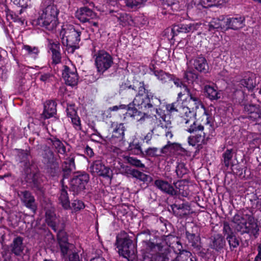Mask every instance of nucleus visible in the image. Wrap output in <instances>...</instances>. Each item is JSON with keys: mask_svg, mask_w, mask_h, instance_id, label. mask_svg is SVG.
Wrapping results in <instances>:
<instances>
[{"mask_svg": "<svg viewBox=\"0 0 261 261\" xmlns=\"http://www.w3.org/2000/svg\"><path fill=\"white\" fill-rule=\"evenodd\" d=\"M59 9L54 4V0H42L38 12V16L33 23L49 31H54L59 23Z\"/></svg>", "mask_w": 261, "mask_h": 261, "instance_id": "f257e3e1", "label": "nucleus"}, {"mask_svg": "<svg viewBox=\"0 0 261 261\" xmlns=\"http://www.w3.org/2000/svg\"><path fill=\"white\" fill-rule=\"evenodd\" d=\"M134 87L133 95L135 94L134 102L138 105L139 109L147 110H155L158 113V109L161 104V100L151 90L147 89L144 81H133Z\"/></svg>", "mask_w": 261, "mask_h": 261, "instance_id": "f03ea898", "label": "nucleus"}, {"mask_svg": "<svg viewBox=\"0 0 261 261\" xmlns=\"http://www.w3.org/2000/svg\"><path fill=\"white\" fill-rule=\"evenodd\" d=\"M82 32V29L72 24H65L62 26L60 36L68 53L73 54L75 50L80 48Z\"/></svg>", "mask_w": 261, "mask_h": 261, "instance_id": "7ed1b4c3", "label": "nucleus"}, {"mask_svg": "<svg viewBox=\"0 0 261 261\" xmlns=\"http://www.w3.org/2000/svg\"><path fill=\"white\" fill-rule=\"evenodd\" d=\"M199 111L192 110L189 107H184L178 114L179 122L184 130L190 134L198 133L204 130V126L196 120L195 117Z\"/></svg>", "mask_w": 261, "mask_h": 261, "instance_id": "20e7f679", "label": "nucleus"}, {"mask_svg": "<svg viewBox=\"0 0 261 261\" xmlns=\"http://www.w3.org/2000/svg\"><path fill=\"white\" fill-rule=\"evenodd\" d=\"M229 225L232 229L234 227L238 231L242 233H249L250 236H253L255 238L257 237L258 233V226L254 219L251 216L242 217L236 215Z\"/></svg>", "mask_w": 261, "mask_h": 261, "instance_id": "39448f33", "label": "nucleus"}, {"mask_svg": "<svg viewBox=\"0 0 261 261\" xmlns=\"http://www.w3.org/2000/svg\"><path fill=\"white\" fill-rule=\"evenodd\" d=\"M123 233L122 237L116 238V245L118 253L128 261H133L136 257L137 249L127 233L124 231Z\"/></svg>", "mask_w": 261, "mask_h": 261, "instance_id": "423d86ee", "label": "nucleus"}, {"mask_svg": "<svg viewBox=\"0 0 261 261\" xmlns=\"http://www.w3.org/2000/svg\"><path fill=\"white\" fill-rule=\"evenodd\" d=\"M185 91L188 96V98L187 99V107H189L192 110L201 111L202 113L201 121H203L204 124L209 125L210 127H212L211 118L205 107L199 98L197 91L195 90H191L189 88H186Z\"/></svg>", "mask_w": 261, "mask_h": 261, "instance_id": "0eeeda50", "label": "nucleus"}, {"mask_svg": "<svg viewBox=\"0 0 261 261\" xmlns=\"http://www.w3.org/2000/svg\"><path fill=\"white\" fill-rule=\"evenodd\" d=\"M90 180V175L86 171L75 172L70 179V191L73 195H78L86 189V187Z\"/></svg>", "mask_w": 261, "mask_h": 261, "instance_id": "6e6552de", "label": "nucleus"}, {"mask_svg": "<svg viewBox=\"0 0 261 261\" xmlns=\"http://www.w3.org/2000/svg\"><path fill=\"white\" fill-rule=\"evenodd\" d=\"M143 243L145 245L146 252H152V253L144 254L141 261H155L156 259H158V261H166V260H168V257L161 256V254L158 252L161 251L163 248L161 243H155L150 240L143 241Z\"/></svg>", "mask_w": 261, "mask_h": 261, "instance_id": "1a4fd4ad", "label": "nucleus"}, {"mask_svg": "<svg viewBox=\"0 0 261 261\" xmlns=\"http://www.w3.org/2000/svg\"><path fill=\"white\" fill-rule=\"evenodd\" d=\"M42 163L49 176L55 177L58 176L60 172L59 163L53 151L48 150L45 151L43 154Z\"/></svg>", "mask_w": 261, "mask_h": 261, "instance_id": "9d476101", "label": "nucleus"}, {"mask_svg": "<svg viewBox=\"0 0 261 261\" xmlns=\"http://www.w3.org/2000/svg\"><path fill=\"white\" fill-rule=\"evenodd\" d=\"M95 65L97 71L100 74H103L114 64L112 56L107 51L99 50L95 55Z\"/></svg>", "mask_w": 261, "mask_h": 261, "instance_id": "9b49d317", "label": "nucleus"}, {"mask_svg": "<svg viewBox=\"0 0 261 261\" xmlns=\"http://www.w3.org/2000/svg\"><path fill=\"white\" fill-rule=\"evenodd\" d=\"M186 236L189 243L191 244L198 255L204 261H211L212 252L210 249L202 248L199 244L200 237L195 233H190L188 231H186Z\"/></svg>", "mask_w": 261, "mask_h": 261, "instance_id": "f8f14e48", "label": "nucleus"}, {"mask_svg": "<svg viewBox=\"0 0 261 261\" xmlns=\"http://www.w3.org/2000/svg\"><path fill=\"white\" fill-rule=\"evenodd\" d=\"M25 246L23 243V238L20 236L15 238L12 242L2 252V255L9 254L12 258L16 259L18 257H22L24 255Z\"/></svg>", "mask_w": 261, "mask_h": 261, "instance_id": "ddd939ff", "label": "nucleus"}, {"mask_svg": "<svg viewBox=\"0 0 261 261\" xmlns=\"http://www.w3.org/2000/svg\"><path fill=\"white\" fill-rule=\"evenodd\" d=\"M17 195L23 205L35 213L37 205L33 193L29 190H19L17 191Z\"/></svg>", "mask_w": 261, "mask_h": 261, "instance_id": "4468645a", "label": "nucleus"}, {"mask_svg": "<svg viewBox=\"0 0 261 261\" xmlns=\"http://www.w3.org/2000/svg\"><path fill=\"white\" fill-rule=\"evenodd\" d=\"M92 174H96L103 178H112V171L111 168L105 166L101 160H96L93 162L90 166Z\"/></svg>", "mask_w": 261, "mask_h": 261, "instance_id": "2eb2a0df", "label": "nucleus"}, {"mask_svg": "<svg viewBox=\"0 0 261 261\" xmlns=\"http://www.w3.org/2000/svg\"><path fill=\"white\" fill-rule=\"evenodd\" d=\"M199 27L200 24L198 23H180L174 24L171 29L172 39L180 34L193 33L197 30Z\"/></svg>", "mask_w": 261, "mask_h": 261, "instance_id": "dca6fc26", "label": "nucleus"}, {"mask_svg": "<svg viewBox=\"0 0 261 261\" xmlns=\"http://www.w3.org/2000/svg\"><path fill=\"white\" fill-rule=\"evenodd\" d=\"M113 129L110 141L113 143L124 142L125 139V132L126 128L123 123H113L112 124Z\"/></svg>", "mask_w": 261, "mask_h": 261, "instance_id": "f3484780", "label": "nucleus"}, {"mask_svg": "<svg viewBox=\"0 0 261 261\" xmlns=\"http://www.w3.org/2000/svg\"><path fill=\"white\" fill-rule=\"evenodd\" d=\"M154 186L162 193L170 196H174L176 191L171 182L163 179H157L154 181Z\"/></svg>", "mask_w": 261, "mask_h": 261, "instance_id": "a211bd4d", "label": "nucleus"}, {"mask_svg": "<svg viewBox=\"0 0 261 261\" xmlns=\"http://www.w3.org/2000/svg\"><path fill=\"white\" fill-rule=\"evenodd\" d=\"M75 156L73 154H70L62 163V179L68 178L72 172L75 170Z\"/></svg>", "mask_w": 261, "mask_h": 261, "instance_id": "6ab92c4d", "label": "nucleus"}, {"mask_svg": "<svg viewBox=\"0 0 261 261\" xmlns=\"http://www.w3.org/2000/svg\"><path fill=\"white\" fill-rule=\"evenodd\" d=\"M75 16L81 22L85 23L95 18L96 13L88 7L84 6L77 10Z\"/></svg>", "mask_w": 261, "mask_h": 261, "instance_id": "aec40b11", "label": "nucleus"}, {"mask_svg": "<svg viewBox=\"0 0 261 261\" xmlns=\"http://www.w3.org/2000/svg\"><path fill=\"white\" fill-rule=\"evenodd\" d=\"M62 76L66 85L73 87L77 84L79 76L76 69L75 71L71 70L68 66L65 65Z\"/></svg>", "mask_w": 261, "mask_h": 261, "instance_id": "412c9836", "label": "nucleus"}, {"mask_svg": "<svg viewBox=\"0 0 261 261\" xmlns=\"http://www.w3.org/2000/svg\"><path fill=\"white\" fill-rule=\"evenodd\" d=\"M170 207L174 215L180 218L187 216L190 210V206L187 202L179 203L176 201Z\"/></svg>", "mask_w": 261, "mask_h": 261, "instance_id": "4be33fe9", "label": "nucleus"}, {"mask_svg": "<svg viewBox=\"0 0 261 261\" xmlns=\"http://www.w3.org/2000/svg\"><path fill=\"white\" fill-rule=\"evenodd\" d=\"M223 230L225 234L227 235L226 240L229 243L230 248L232 249L238 247L240 244L239 240L234 234L233 229L230 227L229 224L224 223Z\"/></svg>", "mask_w": 261, "mask_h": 261, "instance_id": "5701e85b", "label": "nucleus"}, {"mask_svg": "<svg viewBox=\"0 0 261 261\" xmlns=\"http://www.w3.org/2000/svg\"><path fill=\"white\" fill-rule=\"evenodd\" d=\"M62 184L61 188L60 189L58 200L59 203L62 205L65 210H69L71 208L70 202L68 196L67 190L68 187L64 185V180H61Z\"/></svg>", "mask_w": 261, "mask_h": 261, "instance_id": "b1692460", "label": "nucleus"}, {"mask_svg": "<svg viewBox=\"0 0 261 261\" xmlns=\"http://www.w3.org/2000/svg\"><path fill=\"white\" fill-rule=\"evenodd\" d=\"M57 240L61 252L63 256H65L67 254L71 245L68 242L67 233L64 231H59L57 234Z\"/></svg>", "mask_w": 261, "mask_h": 261, "instance_id": "393cba45", "label": "nucleus"}, {"mask_svg": "<svg viewBox=\"0 0 261 261\" xmlns=\"http://www.w3.org/2000/svg\"><path fill=\"white\" fill-rule=\"evenodd\" d=\"M57 103L54 100H48L44 104L41 118L46 119L53 117L57 113Z\"/></svg>", "mask_w": 261, "mask_h": 261, "instance_id": "a878e982", "label": "nucleus"}, {"mask_svg": "<svg viewBox=\"0 0 261 261\" xmlns=\"http://www.w3.org/2000/svg\"><path fill=\"white\" fill-rule=\"evenodd\" d=\"M200 134H196L195 136H190L188 137V143L192 146H196L197 144L201 142L203 144H207V141L210 139V134L207 133L203 130L200 131Z\"/></svg>", "mask_w": 261, "mask_h": 261, "instance_id": "bb28decb", "label": "nucleus"}, {"mask_svg": "<svg viewBox=\"0 0 261 261\" xmlns=\"http://www.w3.org/2000/svg\"><path fill=\"white\" fill-rule=\"evenodd\" d=\"M24 172L25 174H26L25 178L27 182L32 184L34 188L40 190L41 188V185L37 174L35 172H31V167H28L24 169Z\"/></svg>", "mask_w": 261, "mask_h": 261, "instance_id": "cd10ccee", "label": "nucleus"}, {"mask_svg": "<svg viewBox=\"0 0 261 261\" xmlns=\"http://www.w3.org/2000/svg\"><path fill=\"white\" fill-rule=\"evenodd\" d=\"M136 106L138 107L137 103L134 102V99L128 103L126 112L123 114L124 119L126 117H131L138 120L141 119V115L143 113L139 111Z\"/></svg>", "mask_w": 261, "mask_h": 261, "instance_id": "c85d7f7f", "label": "nucleus"}, {"mask_svg": "<svg viewBox=\"0 0 261 261\" xmlns=\"http://www.w3.org/2000/svg\"><path fill=\"white\" fill-rule=\"evenodd\" d=\"M244 110L248 117L253 120L256 121L261 118V109L258 106L247 105Z\"/></svg>", "mask_w": 261, "mask_h": 261, "instance_id": "c756f323", "label": "nucleus"}, {"mask_svg": "<svg viewBox=\"0 0 261 261\" xmlns=\"http://www.w3.org/2000/svg\"><path fill=\"white\" fill-rule=\"evenodd\" d=\"M45 220L47 225L55 232L58 231V221L56 214L50 210L45 212Z\"/></svg>", "mask_w": 261, "mask_h": 261, "instance_id": "7c9ffc66", "label": "nucleus"}, {"mask_svg": "<svg viewBox=\"0 0 261 261\" xmlns=\"http://www.w3.org/2000/svg\"><path fill=\"white\" fill-rule=\"evenodd\" d=\"M193 65L195 69L200 72L206 73L208 71V65L206 59L203 57H197L194 60Z\"/></svg>", "mask_w": 261, "mask_h": 261, "instance_id": "2f4dec72", "label": "nucleus"}, {"mask_svg": "<svg viewBox=\"0 0 261 261\" xmlns=\"http://www.w3.org/2000/svg\"><path fill=\"white\" fill-rule=\"evenodd\" d=\"M174 190L176 191V195L174 196L180 195L187 197L190 194L189 186L185 184V182L180 180L173 183Z\"/></svg>", "mask_w": 261, "mask_h": 261, "instance_id": "473e14b6", "label": "nucleus"}, {"mask_svg": "<svg viewBox=\"0 0 261 261\" xmlns=\"http://www.w3.org/2000/svg\"><path fill=\"white\" fill-rule=\"evenodd\" d=\"M51 144L57 152L61 154H65L66 153V149L65 146L63 142L55 136H52L51 137L47 139Z\"/></svg>", "mask_w": 261, "mask_h": 261, "instance_id": "72a5a7b5", "label": "nucleus"}, {"mask_svg": "<svg viewBox=\"0 0 261 261\" xmlns=\"http://www.w3.org/2000/svg\"><path fill=\"white\" fill-rule=\"evenodd\" d=\"M123 159L124 163L128 164L130 166L139 169H143L145 168V164L136 157L130 156V155H124L123 156Z\"/></svg>", "mask_w": 261, "mask_h": 261, "instance_id": "f704fd0d", "label": "nucleus"}, {"mask_svg": "<svg viewBox=\"0 0 261 261\" xmlns=\"http://www.w3.org/2000/svg\"><path fill=\"white\" fill-rule=\"evenodd\" d=\"M214 19L215 21H213V22H214V24H213V28H221L224 30H228L229 29V17H225L224 16H221L217 19L214 18Z\"/></svg>", "mask_w": 261, "mask_h": 261, "instance_id": "c9c22d12", "label": "nucleus"}, {"mask_svg": "<svg viewBox=\"0 0 261 261\" xmlns=\"http://www.w3.org/2000/svg\"><path fill=\"white\" fill-rule=\"evenodd\" d=\"M22 48L25 51V55L33 60H36L39 58L40 49L38 47L24 44Z\"/></svg>", "mask_w": 261, "mask_h": 261, "instance_id": "e433bc0d", "label": "nucleus"}, {"mask_svg": "<svg viewBox=\"0 0 261 261\" xmlns=\"http://www.w3.org/2000/svg\"><path fill=\"white\" fill-rule=\"evenodd\" d=\"M173 150L184 151V149L181 147V144L176 143H172L170 141H168L167 144L164 145L159 150V153L161 155L162 154H166L168 151H171Z\"/></svg>", "mask_w": 261, "mask_h": 261, "instance_id": "4c0bfd02", "label": "nucleus"}, {"mask_svg": "<svg viewBox=\"0 0 261 261\" xmlns=\"http://www.w3.org/2000/svg\"><path fill=\"white\" fill-rule=\"evenodd\" d=\"M127 150L135 155H144L141 145L137 140H134L129 143Z\"/></svg>", "mask_w": 261, "mask_h": 261, "instance_id": "58836bf2", "label": "nucleus"}, {"mask_svg": "<svg viewBox=\"0 0 261 261\" xmlns=\"http://www.w3.org/2000/svg\"><path fill=\"white\" fill-rule=\"evenodd\" d=\"M244 22L245 18L244 17L230 18L229 29L238 30L242 28L245 25Z\"/></svg>", "mask_w": 261, "mask_h": 261, "instance_id": "ea45409f", "label": "nucleus"}, {"mask_svg": "<svg viewBox=\"0 0 261 261\" xmlns=\"http://www.w3.org/2000/svg\"><path fill=\"white\" fill-rule=\"evenodd\" d=\"M157 74L156 79L163 85L168 84L171 82L172 77H173V74H171L169 72L162 70L160 72Z\"/></svg>", "mask_w": 261, "mask_h": 261, "instance_id": "a19ab883", "label": "nucleus"}, {"mask_svg": "<svg viewBox=\"0 0 261 261\" xmlns=\"http://www.w3.org/2000/svg\"><path fill=\"white\" fill-rule=\"evenodd\" d=\"M117 18L119 24L123 27L129 25L130 22L133 21L131 15L126 13H118Z\"/></svg>", "mask_w": 261, "mask_h": 261, "instance_id": "79ce46f5", "label": "nucleus"}, {"mask_svg": "<svg viewBox=\"0 0 261 261\" xmlns=\"http://www.w3.org/2000/svg\"><path fill=\"white\" fill-rule=\"evenodd\" d=\"M184 106H181L178 100L173 102L171 103L167 104L166 106V109L167 111L170 114L174 113L175 112L180 113L181 108Z\"/></svg>", "mask_w": 261, "mask_h": 261, "instance_id": "37998d69", "label": "nucleus"}, {"mask_svg": "<svg viewBox=\"0 0 261 261\" xmlns=\"http://www.w3.org/2000/svg\"><path fill=\"white\" fill-rule=\"evenodd\" d=\"M126 6L132 10H136L147 0H123Z\"/></svg>", "mask_w": 261, "mask_h": 261, "instance_id": "c03bdc74", "label": "nucleus"}, {"mask_svg": "<svg viewBox=\"0 0 261 261\" xmlns=\"http://www.w3.org/2000/svg\"><path fill=\"white\" fill-rule=\"evenodd\" d=\"M5 13L6 18L8 21L12 20L15 22L20 23L21 24L23 23V20H22V18L19 17L13 11L9 9H6Z\"/></svg>", "mask_w": 261, "mask_h": 261, "instance_id": "a18cd8bd", "label": "nucleus"}, {"mask_svg": "<svg viewBox=\"0 0 261 261\" xmlns=\"http://www.w3.org/2000/svg\"><path fill=\"white\" fill-rule=\"evenodd\" d=\"M136 169L132 168L130 166L125 165L123 163L120 165V173L123 175L126 176H134Z\"/></svg>", "mask_w": 261, "mask_h": 261, "instance_id": "49530a36", "label": "nucleus"}, {"mask_svg": "<svg viewBox=\"0 0 261 261\" xmlns=\"http://www.w3.org/2000/svg\"><path fill=\"white\" fill-rule=\"evenodd\" d=\"M20 159L22 162L25 163V168L26 169L28 167H30V157L31 156V152L30 150H23L20 149L19 152Z\"/></svg>", "mask_w": 261, "mask_h": 261, "instance_id": "de8ad7c7", "label": "nucleus"}, {"mask_svg": "<svg viewBox=\"0 0 261 261\" xmlns=\"http://www.w3.org/2000/svg\"><path fill=\"white\" fill-rule=\"evenodd\" d=\"M133 177H135L144 182H150L152 180V177L149 175H147L142 172L136 169Z\"/></svg>", "mask_w": 261, "mask_h": 261, "instance_id": "09e8293b", "label": "nucleus"}, {"mask_svg": "<svg viewBox=\"0 0 261 261\" xmlns=\"http://www.w3.org/2000/svg\"><path fill=\"white\" fill-rule=\"evenodd\" d=\"M198 77V74L194 72V71H186L184 72L183 80L185 82L190 84L197 79Z\"/></svg>", "mask_w": 261, "mask_h": 261, "instance_id": "8fccbe9b", "label": "nucleus"}, {"mask_svg": "<svg viewBox=\"0 0 261 261\" xmlns=\"http://www.w3.org/2000/svg\"><path fill=\"white\" fill-rule=\"evenodd\" d=\"M189 172L188 169L184 163H178L176 167V173L179 178H182Z\"/></svg>", "mask_w": 261, "mask_h": 261, "instance_id": "3c124183", "label": "nucleus"}, {"mask_svg": "<svg viewBox=\"0 0 261 261\" xmlns=\"http://www.w3.org/2000/svg\"><path fill=\"white\" fill-rule=\"evenodd\" d=\"M47 48L51 53L61 51L60 44L58 41L52 39H47Z\"/></svg>", "mask_w": 261, "mask_h": 261, "instance_id": "603ef678", "label": "nucleus"}, {"mask_svg": "<svg viewBox=\"0 0 261 261\" xmlns=\"http://www.w3.org/2000/svg\"><path fill=\"white\" fill-rule=\"evenodd\" d=\"M67 116L69 118L75 117L77 115V110L75 109L74 103H67L66 109Z\"/></svg>", "mask_w": 261, "mask_h": 261, "instance_id": "864d4df0", "label": "nucleus"}, {"mask_svg": "<svg viewBox=\"0 0 261 261\" xmlns=\"http://www.w3.org/2000/svg\"><path fill=\"white\" fill-rule=\"evenodd\" d=\"M171 82H173L176 87L184 88L185 91H186V88H188L183 79L178 78L174 74L173 77H172Z\"/></svg>", "mask_w": 261, "mask_h": 261, "instance_id": "5fc2aeb1", "label": "nucleus"}, {"mask_svg": "<svg viewBox=\"0 0 261 261\" xmlns=\"http://www.w3.org/2000/svg\"><path fill=\"white\" fill-rule=\"evenodd\" d=\"M120 91L121 92L124 93H129L132 91V93H133L134 87H133V84H131L129 81L122 83L120 86Z\"/></svg>", "mask_w": 261, "mask_h": 261, "instance_id": "6e6d98bb", "label": "nucleus"}, {"mask_svg": "<svg viewBox=\"0 0 261 261\" xmlns=\"http://www.w3.org/2000/svg\"><path fill=\"white\" fill-rule=\"evenodd\" d=\"M160 4L162 5L164 9L170 7L172 9H176L174 7L177 5V0H159Z\"/></svg>", "mask_w": 261, "mask_h": 261, "instance_id": "4d7b16f0", "label": "nucleus"}, {"mask_svg": "<svg viewBox=\"0 0 261 261\" xmlns=\"http://www.w3.org/2000/svg\"><path fill=\"white\" fill-rule=\"evenodd\" d=\"M241 84L249 90L253 89L255 86L254 80L252 78L244 79L241 82Z\"/></svg>", "mask_w": 261, "mask_h": 261, "instance_id": "13d9d810", "label": "nucleus"}, {"mask_svg": "<svg viewBox=\"0 0 261 261\" xmlns=\"http://www.w3.org/2000/svg\"><path fill=\"white\" fill-rule=\"evenodd\" d=\"M72 207L73 210L76 212L81 211L85 208V205L84 203L80 200L75 199L73 200L71 203Z\"/></svg>", "mask_w": 261, "mask_h": 261, "instance_id": "bf43d9fd", "label": "nucleus"}, {"mask_svg": "<svg viewBox=\"0 0 261 261\" xmlns=\"http://www.w3.org/2000/svg\"><path fill=\"white\" fill-rule=\"evenodd\" d=\"M225 240L223 238L220 236L215 238V242H213V246L215 247L216 249H219L222 248L225 245Z\"/></svg>", "mask_w": 261, "mask_h": 261, "instance_id": "052dcab7", "label": "nucleus"}, {"mask_svg": "<svg viewBox=\"0 0 261 261\" xmlns=\"http://www.w3.org/2000/svg\"><path fill=\"white\" fill-rule=\"evenodd\" d=\"M146 155L154 157L160 155L159 150L156 147H149L145 151Z\"/></svg>", "mask_w": 261, "mask_h": 261, "instance_id": "680f3d73", "label": "nucleus"}, {"mask_svg": "<svg viewBox=\"0 0 261 261\" xmlns=\"http://www.w3.org/2000/svg\"><path fill=\"white\" fill-rule=\"evenodd\" d=\"M73 126L76 129L81 130V121L78 115L70 118Z\"/></svg>", "mask_w": 261, "mask_h": 261, "instance_id": "e2e57ef3", "label": "nucleus"}, {"mask_svg": "<svg viewBox=\"0 0 261 261\" xmlns=\"http://www.w3.org/2000/svg\"><path fill=\"white\" fill-rule=\"evenodd\" d=\"M232 156V152L230 150H227L224 153V163L226 167H228L231 164Z\"/></svg>", "mask_w": 261, "mask_h": 261, "instance_id": "0e129e2a", "label": "nucleus"}, {"mask_svg": "<svg viewBox=\"0 0 261 261\" xmlns=\"http://www.w3.org/2000/svg\"><path fill=\"white\" fill-rule=\"evenodd\" d=\"M52 64L57 65L61 62V51L51 53Z\"/></svg>", "mask_w": 261, "mask_h": 261, "instance_id": "69168bd1", "label": "nucleus"}, {"mask_svg": "<svg viewBox=\"0 0 261 261\" xmlns=\"http://www.w3.org/2000/svg\"><path fill=\"white\" fill-rule=\"evenodd\" d=\"M204 95L212 101V86L205 85L203 89Z\"/></svg>", "mask_w": 261, "mask_h": 261, "instance_id": "338daca9", "label": "nucleus"}, {"mask_svg": "<svg viewBox=\"0 0 261 261\" xmlns=\"http://www.w3.org/2000/svg\"><path fill=\"white\" fill-rule=\"evenodd\" d=\"M54 75L52 73L47 72L42 74L40 77V80L44 83H49L52 81Z\"/></svg>", "mask_w": 261, "mask_h": 261, "instance_id": "774afa93", "label": "nucleus"}]
</instances>
